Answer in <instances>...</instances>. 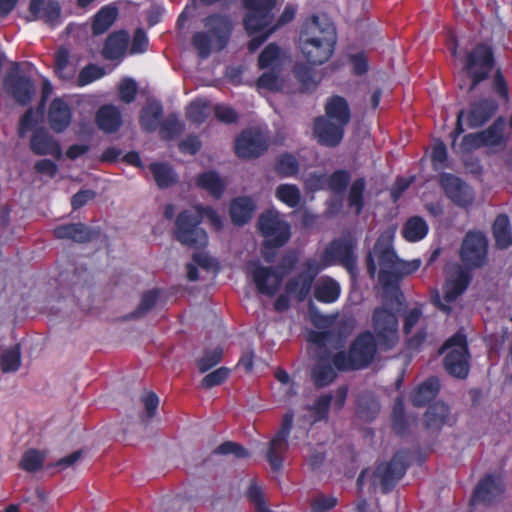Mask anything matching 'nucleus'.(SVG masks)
<instances>
[{
  "label": "nucleus",
  "mask_w": 512,
  "mask_h": 512,
  "mask_svg": "<svg viewBox=\"0 0 512 512\" xmlns=\"http://www.w3.org/2000/svg\"><path fill=\"white\" fill-rule=\"evenodd\" d=\"M309 318L319 331H310L308 340L315 346V355L319 358L313 369V377L318 387H324L336 377L329 357L330 349H339L345 338L352 332L355 321L348 316H325L319 313L311 298L308 301Z\"/></svg>",
  "instance_id": "f257e3e1"
},
{
  "label": "nucleus",
  "mask_w": 512,
  "mask_h": 512,
  "mask_svg": "<svg viewBox=\"0 0 512 512\" xmlns=\"http://www.w3.org/2000/svg\"><path fill=\"white\" fill-rule=\"evenodd\" d=\"M356 243L350 237H340L331 241L323 251L320 262L315 259L306 260L290 279V298L301 302L309 297L313 282L321 267L333 264L344 266L352 277L357 271V256L354 252Z\"/></svg>",
  "instance_id": "f03ea898"
},
{
  "label": "nucleus",
  "mask_w": 512,
  "mask_h": 512,
  "mask_svg": "<svg viewBox=\"0 0 512 512\" xmlns=\"http://www.w3.org/2000/svg\"><path fill=\"white\" fill-rule=\"evenodd\" d=\"M488 239L480 231H469L463 238L460 248V259L465 268L460 265L453 267V273L448 276L443 287L444 300L447 303L455 301L468 287L471 275L467 270L479 269L487 263Z\"/></svg>",
  "instance_id": "7ed1b4c3"
},
{
  "label": "nucleus",
  "mask_w": 512,
  "mask_h": 512,
  "mask_svg": "<svg viewBox=\"0 0 512 512\" xmlns=\"http://www.w3.org/2000/svg\"><path fill=\"white\" fill-rule=\"evenodd\" d=\"M202 22L207 31L195 32L192 36V45L197 50L199 57L206 59L212 52L213 39L218 51L227 47L233 23L228 15L221 13H212Z\"/></svg>",
  "instance_id": "20e7f679"
},
{
  "label": "nucleus",
  "mask_w": 512,
  "mask_h": 512,
  "mask_svg": "<svg viewBox=\"0 0 512 512\" xmlns=\"http://www.w3.org/2000/svg\"><path fill=\"white\" fill-rule=\"evenodd\" d=\"M408 453L398 451L388 462L379 463L374 469L366 468L362 470L357 479V489L362 491L365 479L370 481V489L375 492L380 487L382 493L386 494L392 491L398 481L404 476L408 466Z\"/></svg>",
  "instance_id": "39448f33"
},
{
  "label": "nucleus",
  "mask_w": 512,
  "mask_h": 512,
  "mask_svg": "<svg viewBox=\"0 0 512 512\" xmlns=\"http://www.w3.org/2000/svg\"><path fill=\"white\" fill-rule=\"evenodd\" d=\"M377 341L370 331H365L353 341L348 353L337 352L332 358L333 365L339 370H358L367 367L374 359Z\"/></svg>",
  "instance_id": "423d86ee"
},
{
  "label": "nucleus",
  "mask_w": 512,
  "mask_h": 512,
  "mask_svg": "<svg viewBox=\"0 0 512 512\" xmlns=\"http://www.w3.org/2000/svg\"><path fill=\"white\" fill-rule=\"evenodd\" d=\"M174 238L183 246L204 250L208 245V234L201 227V214L194 208L181 211L175 220Z\"/></svg>",
  "instance_id": "0eeeda50"
},
{
  "label": "nucleus",
  "mask_w": 512,
  "mask_h": 512,
  "mask_svg": "<svg viewBox=\"0 0 512 512\" xmlns=\"http://www.w3.org/2000/svg\"><path fill=\"white\" fill-rule=\"evenodd\" d=\"M259 233L265 237L262 246V255L267 262H272L275 250L288 241V225L282 227L278 212L267 210L257 221Z\"/></svg>",
  "instance_id": "6e6552de"
},
{
  "label": "nucleus",
  "mask_w": 512,
  "mask_h": 512,
  "mask_svg": "<svg viewBox=\"0 0 512 512\" xmlns=\"http://www.w3.org/2000/svg\"><path fill=\"white\" fill-rule=\"evenodd\" d=\"M444 352H447L443 360L446 371L455 378L465 379L470 369L466 336L458 331L443 344L440 353Z\"/></svg>",
  "instance_id": "1a4fd4ad"
},
{
  "label": "nucleus",
  "mask_w": 512,
  "mask_h": 512,
  "mask_svg": "<svg viewBox=\"0 0 512 512\" xmlns=\"http://www.w3.org/2000/svg\"><path fill=\"white\" fill-rule=\"evenodd\" d=\"M373 335L380 350L393 349L399 341L398 319L384 307H377L372 315Z\"/></svg>",
  "instance_id": "9d476101"
},
{
  "label": "nucleus",
  "mask_w": 512,
  "mask_h": 512,
  "mask_svg": "<svg viewBox=\"0 0 512 512\" xmlns=\"http://www.w3.org/2000/svg\"><path fill=\"white\" fill-rule=\"evenodd\" d=\"M391 236L382 234L376 241L373 251L378 256L379 281L383 286H392L399 277L400 265L402 260L398 258L392 248Z\"/></svg>",
  "instance_id": "9b49d317"
},
{
  "label": "nucleus",
  "mask_w": 512,
  "mask_h": 512,
  "mask_svg": "<svg viewBox=\"0 0 512 512\" xmlns=\"http://www.w3.org/2000/svg\"><path fill=\"white\" fill-rule=\"evenodd\" d=\"M277 0H243L246 9L244 27L252 35L273 24Z\"/></svg>",
  "instance_id": "f8f14e48"
},
{
  "label": "nucleus",
  "mask_w": 512,
  "mask_h": 512,
  "mask_svg": "<svg viewBox=\"0 0 512 512\" xmlns=\"http://www.w3.org/2000/svg\"><path fill=\"white\" fill-rule=\"evenodd\" d=\"M3 84L5 90L16 103L26 106L31 103L35 95V86L30 77L21 72L20 63L12 62L6 72Z\"/></svg>",
  "instance_id": "ddd939ff"
},
{
  "label": "nucleus",
  "mask_w": 512,
  "mask_h": 512,
  "mask_svg": "<svg viewBox=\"0 0 512 512\" xmlns=\"http://www.w3.org/2000/svg\"><path fill=\"white\" fill-rule=\"evenodd\" d=\"M268 149L265 135L256 128L243 130L235 140V153L243 159L261 156Z\"/></svg>",
  "instance_id": "4468645a"
},
{
  "label": "nucleus",
  "mask_w": 512,
  "mask_h": 512,
  "mask_svg": "<svg viewBox=\"0 0 512 512\" xmlns=\"http://www.w3.org/2000/svg\"><path fill=\"white\" fill-rule=\"evenodd\" d=\"M300 38L327 41L336 44L337 32L334 23L325 15H314L301 27Z\"/></svg>",
  "instance_id": "2eb2a0df"
},
{
  "label": "nucleus",
  "mask_w": 512,
  "mask_h": 512,
  "mask_svg": "<svg viewBox=\"0 0 512 512\" xmlns=\"http://www.w3.org/2000/svg\"><path fill=\"white\" fill-rule=\"evenodd\" d=\"M288 448V412L282 416V422L279 431L269 442L266 452V460L274 473L281 472L285 453Z\"/></svg>",
  "instance_id": "dca6fc26"
},
{
  "label": "nucleus",
  "mask_w": 512,
  "mask_h": 512,
  "mask_svg": "<svg viewBox=\"0 0 512 512\" xmlns=\"http://www.w3.org/2000/svg\"><path fill=\"white\" fill-rule=\"evenodd\" d=\"M27 22L42 20L45 24L54 27L60 22L62 8L57 0H30Z\"/></svg>",
  "instance_id": "f3484780"
},
{
  "label": "nucleus",
  "mask_w": 512,
  "mask_h": 512,
  "mask_svg": "<svg viewBox=\"0 0 512 512\" xmlns=\"http://www.w3.org/2000/svg\"><path fill=\"white\" fill-rule=\"evenodd\" d=\"M494 63L491 47L484 43H479L467 53L463 71L474 74L484 73L485 77H489Z\"/></svg>",
  "instance_id": "a211bd4d"
},
{
  "label": "nucleus",
  "mask_w": 512,
  "mask_h": 512,
  "mask_svg": "<svg viewBox=\"0 0 512 512\" xmlns=\"http://www.w3.org/2000/svg\"><path fill=\"white\" fill-rule=\"evenodd\" d=\"M440 185L446 196L457 206L466 207L472 203V189L459 177L445 173L440 177Z\"/></svg>",
  "instance_id": "6ab92c4d"
},
{
  "label": "nucleus",
  "mask_w": 512,
  "mask_h": 512,
  "mask_svg": "<svg viewBox=\"0 0 512 512\" xmlns=\"http://www.w3.org/2000/svg\"><path fill=\"white\" fill-rule=\"evenodd\" d=\"M296 45L310 64L321 65L331 58L336 44L298 37Z\"/></svg>",
  "instance_id": "aec40b11"
},
{
  "label": "nucleus",
  "mask_w": 512,
  "mask_h": 512,
  "mask_svg": "<svg viewBox=\"0 0 512 512\" xmlns=\"http://www.w3.org/2000/svg\"><path fill=\"white\" fill-rule=\"evenodd\" d=\"M344 128L345 126L324 116H318L314 120V135L318 143L326 147L333 148L341 143Z\"/></svg>",
  "instance_id": "412c9836"
},
{
  "label": "nucleus",
  "mask_w": 512,
  "mask_h": 512,
  "mask_svg": "<svg viewBox=\"0 0 512 512\" xmlns=\"http://www.w3.org/2000/svg\"><path fill=\"white\" fill-rule=\"evenodd\" d=\"M347 393V387L341 386L334 393L322 394L315 400L311 407V416L315 421L326 420L330 406H332L335 411H339L343 408Z\"/></svg>",
  "instance_id": "4be33fe9"
},
{
  "label": "nucleus",
  "mask_w": 512,
  "mask_h": 512,
  "mask_svg": "<svg viewBox=\"0 0 512 512\" xmlns=\"http://www.w3.org/2000/svg\"><path fill=\"white\" fill-rule=\"evenodd\" d=\"M252 279L260 294L273 297L279 291L282 276L272 267L256 266L252 272Z\"/></svg>",
  "instance_id": "5701e85b"
},
{
  "label": "nucleus",
  "mask_w": 512,
  "mask_h": 512,
  "mask_svg": "<svg viewBox=\"0 0 512 512\" xmlns=\"http://www.w3.org/2000/svg\"><path fill=\"white\" fill-rule=\"evenodd\" d=\"M53 235L59 240H71L75 243L85 244L91 242L98 232L82 222L67 223L56 226Z\"/></svg>",
  "instance_id": "b1692460"
},
{
  "label": "nucleus",
  "mask_w": 512,
  "mask_h": 512,
  "mask_svg": "<svg viewBox=\"0 0 512 512\" xmlns=\"http://www.w3.org/2000/svg\"><path fill=\"white\" fill-rule=\"evenodd\" d=\"M498 103L492 98H481L470 103L467 123L471 129L484 126L497 112Z\"/></svg>",
  "instance_id": "393cba45"
},
{
  "label": "nucleus",
  "mask_w": 512,
  "mask_h": 512,
  "mask_svg": "<svg viewBox=\"0 0 512 512\" xmlns=\"http://www.w3.org/2000/svg\"><path fill=\"white\" fill-rule=\"evenodd\" d=\"M47 118L50 128L55 133H62L71 124L72 109L66 100L56 97L49 105Z\"/></svg>",
  "instance_id": "a878e982"
},
{
  "label": "nucleus",
  "mask_w": 512,
  "mask_h": 512,
  "mask_svg": "<svg viewBox=\"0 0 512 512\" xmlns=\"http://www.w3.org/2000/svg\"><path fill=\"white\" fill-rule=\"evenodd\" d=\"M129 42V33L124 29L110 33L103 44L102 57L109 61H121L128 50Z\"/></svg>",
  "instance_id": "bb28decb"
},
{
  "label": "nucleus",
  "mask_w": 512,
  "mask_h": 512,
  "mask_svg": "<svg viewBox=\"0 0 512 512\" xmlns=\"http://www.w3.org/2000/svg\"><path fill=\"white\" fill-rule=\"evenodd\" d=\"M504 489V484L500 478L488 475L476 486L471 501L491 504L503 494Z\"/></svg>",
  "instance_id": "cd10ccee"
},
{
  "label": "nucleus",
  "mask_w": 512,
  "mask_h": 512,
  "mask_svg": "<svg viewBox=\"0 0 512 512\" xmlns=\"http://www.w3.org/2000/svg\"><path fill=\"white\" fill-rule=\"evenodd\" d=\"M30 149L36 155H52L59 159L62 156V149L44 128L36 129L30 139Z\"/></svg>",
  "instance_id": "c85d7f7f"
},
{
  "label": "nucleus",
  "mask_w": 512,
  "mask_h": 512,
  "mask_svg": "<svg viewBox=\"0 0 512 512\" xmlns=\"http://www.w3.org/2000/svg\"><path fill=\"white\" fill-rule=\"evenodd\" d=\"M453 417L449 413L448 406L443 402H436L429 406L424 414V427L431 432H438L443 425H452Z\"/></svg>",
  "instance_id": "c756f323"
},
{
  "label": "nucleus",
  "mask_w": 512,
  "mask_h": 512,
  "mask_svg": "<svg viewBox=\"0 0 512 512\" xmlns=\"http://www.w3.org/2000/svg\"><path fill=\"white\" fill-rule=\"evenodd\" d=\"M95 122L100 130L107 134H112L117 132L122 126V114L116 106L106 104L97 110Z\"/></svg>",
  "instance_id": "7c9ffc66"
},
{
  "label": "nucleus",
  "mask_w": 512,
  "mask_h": 512,
  "mask_svg": "<svg viewBox=\"0 0 512 512\" xmlns=\"http://www.w3.org/2000/svg\"><path fill=\"white\" fill-rule=\"evenodd\" d=\"M324 117L329 118L343 126L351 120V110L347 100L339 95H333L326 101Z\"/></svg>",
  "instance_id": "2f4dec72"
},
{
  "label": "nucleus",
  "mask_w": 512,
  "mask_h": 512,
  "mask_svg": "<svg viewBox=\"0 0 512 512\" xmlns=\"http://www.w3.org/2000/svg\"><path fill=\"white\" fill-rule=\"evenodd\" d=\"M293 74L300 86L301 93H312L322 80V74L304 63H296Z\"/></svg>",
  "instance_id": "473e14b6"
},
{
  "label": "nucleus",
  "mask_w": 512,
  "mask_h": 512,
  "mask_svg": "<svg viewBox=\"0 0 512 512\" xmlns=\"http://www.w3.org/2000/svg\"><path fill=\"white\" fill-rule=\"evenodd\" d=\"M255 210L254 201L248 196L232 200L230 204L231 221L236 226H243L250 221Z\"/></svg>",
  "instance_id": "72a5a7b5"
},
{
  "label": "nucleus",
  "mask_w": 512,
  "mask_h": 512,
  "mask_svg": "<svg viewBox=\"0 0 512 512\" xmlns=\"http://www.w3.org/2000/svg\"><path fill=\"white\" fill-rule=\"evenodd\" d=\"M163 105L159 101L148 102L141 110L139 123L143 131L152 133L159 127L163 117Z\"/></svg>",
  "instance_id": "f704fd0d"
},
{
  "label": "nucleus",
  "mask_w": 512,
  "mask_h": 512,
  "mask_svg": "<svg viewBox=\"0 0 512 512\" xmlns=\"http://www.w3.org/2000/svg\"><path fill=\"white\" fill-rule=\"evenodd\" d=\"M118 14L119 10L115 5L108 4L100 8L93 18L91 26L93 35L98 36L107 32L117 20Z\"/></svg>",
  "instance_id": "c9c22d12"
},
{
  "label": "nucleus",
  "mask_w": 512,
  "mask_h": 512,
  "mask_svg": "<svg viewBox=\"0 0 512 512\" xmlns=\"http://www.w3.org/2000/svg\"><path fill=\"white\" fill-rule=\"evenodd\" d=\"M492 232L497 249L504 250L512 245V230L507 215L500 214L496 217Z\"/></svg>",
  "instance_id": "e433bc0d"
},
{
  "label": "nucleus",
  "mask_w": 512,
  "mask_h": 512,
  "mask_svg": "<svg viewBox=\"0 0 512 512\" xmlns=\"http://www.w3.org/2000/svg\"><path fill=\"white\" fill-rule=\"evenodd\" d=\"M440 389L439 380L431 377L417 387L411 395L412 404L415 407H423L433 400Z\"/></svg>",
  "instance_id": "4c0bfd02"
},
{
  "label": "nucleus",
  "mask_w": 512,
  "mask_h": 512,
  "mask_svg": "<svg viewBox=\"0 0 512 512\" xmlns=\"http://www.w3.org/2000/svg\"><path fill=\"white\" fill-rule=\"evenodd\" d=\"M150 172L160 189H166L176 184L178 181L174 169L168 164L163 162H153L149 165Z\"/></svg>",
  "instance_id": "58836bf2"
},
{
  "label": "nucleus",
  "mask_w": 512,
  "mask_h": 512,
  "mask_svg": "<svg viewBox=\"0 0 512 512\" xmlns=\"http://www.w3.org/2000/svg\"><path fill=\"white\" fill-rule=\"evenodd\" d=\"M379 411L380 404L371 393L365 392L358 396L356 405L358 418L370 422L376 418Z\"/></svg>",
  "instance_id": "ea45409f"
},
{
  "label": "nucleus",
  "mask_w": 512,
  "mask_h": 512,
  "mask_svg": "<svg viewBox=\"0 0 512 512\" xmlns=\"http://www.w3.org/2000/svg\"><path fill=\"white\" fill-rule=\"evenodd\" d=\"M196 185L209 192L215 198H220L226 187L216 171L200 173L196 178Z\"/></svg>",
  "instance_id": "a19ab883"
},
{
  "label": "nucleus",
  "mask_w": 512,
  "mask_h": 512,
  "mask_svg": "<svg viewBox=\"0 0 512 512\" xmlns=\"http://www.w3.org/2000/svg\"><path fill=\"white\" fill-rule=\"evenodd\" d=\"M340 294L339 284L330 277L320 278L314 288V296L317 300L331 303L334 302Z\"/></svg>",
  "instance_id": "79ce46f5"
},
{
  "label": "nucleus",
  "mask_w": 512,
  "mask_h": 512,
  "mask_svg": "<svg viewBox=\"0 0 512 512\" xmlns=\"http://www.w3.org/2000/svg\"><path fill=\"white\" fill-rule=\"evenodd\" d=\"M506 120L503 116L497 117L494 122L485 130L480 131L485 146H500L506 143L504 130Z\"/></svg>",
  "instance_id": "37998d69"
},
{
  "label": "nucleus",
  "mask_w": 512,
  "mask_h": 512,
  "mask_svg": "<svg viewBox=\"0 0 512 512\" xmlns=\"http://www.w3.org/2000/svg\"><path fill=\"white\" fill-rule=\"evenodd\" d=\"M366 190L365 177L356 178L349 187L347 195L348 206L354 210L356 215H360L364 206V194Z\"/></svg>",
  "instance_id": "c03bdc74"
},
{
  "label": "nucleus",
  "mask_w": 512,
  "mask_h": 512,
  "mask_svg": "<svg viewBox=\"0 0 512 512\" xmlns=\"http://www.w3.org/2000/svg\"><path fill=\"white\" fill-rule=\"evenodd\" d=\"M211 103L206 99H195L186 108V118L194 124L201 125L211 114Z\"/></svg>",
  "instance_id": "a18cd8bd"
},
{
  "label": "nucleus",
  "mask_w": 512,
  "mask_h": 512,
  "mask_svg": "<svg viewBox=\"0 0 512 512\" xmlns=\"http://www.w3.org/2000/svg\"><path fill=\"white\" fill-rule=\"evenodd\" d=\"M69 51L61 47L54 55V72L55 75L63 81H71L75 76V69L69 68Z\"/></svg>",
  "instance_id": "49530a36"
},
{
  "label": "nucleus",
  "mask_w": 512,
  "mask_h": 512,
  "mask_svg": "<svg viewBox=\"0 0 512 512\" xmlns=\"http://www.w3.org/2000/svg\"><path fill=\"white\" fill-rule=\"evenodd\" d=\"M326 180L327 189L332 191L335 195L344 196L351 181V174L347 170L339 169L334 171L330 176H326Z\"/></svg>",
  "instance_id": "de8ad7c7"
},
{
  "label": "nucleus",
  "mask_w": 512,
  "mask_h": 512,
  "mask_svg": "<svg viewBox=\"0 0 512 512\" xmlns=\"http://www.w3.org/2000/svg\"><path fill=\"white\" fill-rule=\"evenodd\" d=\"M21 365L20 344L5 350L0 356V368L4 373L15 372Z\"/></svg>",
  "instance_id": "09e8293b"
},
{
  "label": "nucleus",
  "mask_w": 512,
  "mask_h": 512,
  "mask_svg": "<svg viewBox=\"0 0 512 512\" xmlns=\"http://www.w3.org/2000/svg\"><path fill=\"white\" fill-rule=\"evenodd\" d=\"M426 222L420 217L410 218L404 226L403 236L409 241H417L427 234Z\"/></svg>",
  "instance_id": "8fccbe9b"
},
{
  "label": "nucleus",
  "mask_w": 512,
  "mask_h": 512,
  "mask_svg": "<svg viewBox=\"0 0 512 512\" xmlns=\"http://www.w3.org/2000/svg\"><path fill=\"white\" fill-rule=\"evenodd\" d=\"M105 74L106 71L103 67L97 64L89 63L80 70L77 78V86H87L94 81L101 79L105 76Z\"/></svg>",
  "instance_id": "3c124183"
},
{
  "label": "nucleus",
  "mask_w": 512,
  "mask_h": 512,
  "mask_svg": "<svg viewBox=\"0 0 512 512\" xmlns=\"http://www.w3.org/2000/svg\"><path fill=\"white\" fill-rule=\"evenodd\" d=\"M45 455L36 449L27 450L20 461V467L27 472H36L42 469Z\"/></svg>",
  "instance_id": "603ef678"
},
{
  "label": "nucleus",
  "mask_w": 512,
  "mask_h": 512,
  "mask_svg": "<svg viewBox=\"0 0 512 512\" xmlns=\"http://www.w3.org/2000/svg\"><path fill=\"white\" fill-rule=\"evenodd\" d=\"M159 134L163 140H172L181 132V125L176 114L168 115L159 124Z\"/></svg>",
  "instance_id": "864d4df0"
},
{
  "label": "nucleus",
  "mask_w": 512,
  "mask_h": 512,
  "mask_svg": "<svg viewBox=\"0 0 512 512\" xmlns=\"http://www.w3.org/2000/svg\"><path fill=\"white\" fill-rule=\"evenodd\" d=\"M257 86L269 91H278L282 87V82L279 77V70L273 66L271 70L264 72L257 79Z\"/></svg>",
  "instance_id": "5fc2aeb1"
},
{
  "label": "nucleus",
  "mask_w": 512,
  "mask_h": 512,
  "mask_svg": "<svg viewBox=\"0 0 512 512\" xmlns=\"http://www.w3.org/2000/svg\"><path fill=\"white\" fill-rule=\"evenodd\" d=\"M223 351L217 347L213 350H206L203 356L197 361L198 369L205 373L216 366L222 360Z\"/></svg>",
  "instance_id": "6e6d98bb"
},
{
  "label": "nucleus",
  "mask_w": 512,
  "mask_h": 512,
  "mask_svg": "<svg viewBox=\"0 0 512 512\" xmlns=\"http://www.w3.org/2000/svg\"><path fill=\"white\" fill-rule=\"evenodd\" d=\"M215 454L229 455L232 454L237 459H244L250 456L249 451L241 444L233 441H225L221 443L215 450Z\"/></svg>",
  "instance_id": "4d7b16f0"
},
{
  "label": "nucleus",
  "mask_w": 512,
  "mask_h": 512,
  "mask_svg": "<svg viewBox=\"0 0 512 512\" xmlns=\"http://www.w3.org/2000/svg\"><path fill=\"white\" fill-rule=\"evenodd\" d=\"M230 369L227 367H220L210 373H208L201 380V387L204 389H210L215 386H219L224 383L230 375Z\"/></svg>",
  "instance_id": "13d9d810"
},
{
  "label": "nucleus",
  "mask_w": 512,
  "mask_h": 512,
  "mask_svg": "<svg viewBox=\"0 0 512 512\" xmlns=\"http://www.w3.org/2000/svg\"><path fill=\"white\" fill-rule=\"evenodd\" d=\"M158 298L159 291L157 289L144 292L141 296V300L137 309L133 312V315L135 317H139L149 312L155 306Z\"/></svg>",
  "instance_id": "bf43d9fd"
},
{
  "label": "nucleus",
  "mask_w": 512,
  "mask_h": 512,
  "mask_svg": "<svg viewBox=\"0 0 512 512\" xmlns=\"http://www.w3.org/2000/svg\"><path fill=\"white\" fill-rule=\"evenodd\" d=\"M279 47L275 43H269L258 57V66L260 69H266L273 65L279 57Z\"/></svg>",
  "instance_id": "052dcab7"
},
{
  "label": "nucleus",
  "mask_w": 512,
  "mask_h": 512,
  "mask_svg": "<svg viewBox=\"0 0 512 512\" xmlns=\"http://www.w3.org/2000/svg\"><path fill=\"white\" fill-rule=\"evenodd\" d=\"M148 44V37L144 29L137 28L133 33L131 45L128 47L129 54L136 55L146 52Z\"/></svg>",
  "instance_id": "680f3d73"
},
{
  "label": "nucleus",
  "mask_w": 512,
  "mask_h": 512,
  "mask_svg": "<svg viewBox=\"0 0 512 512\" xmlns=\"http://www.w3.org/2000/svg\"><path fill=\"white\" fill-rule=\"evenodd\" d=\"M214 114L217 120L228 125L236 123L239 119L238 112L233 107L224 104H217L214 107Z\"/></svg>",
  "instance_id": "e2e57ef3"
},
{
  "label": "nucleus",
  "mask_w": 512,
  "mask_h": 512,
  "mask_svg": "<svg viewBox=\"0 0 512 512\" xmlns=\"http://www.w3.org/2000/svg\"><path fill=\"white\" fill-rule=\"evenodd\" d=\"M137 95V84L135 80L131 78L124 79L119 85V97L120 99L129 104L133 102Z\"/></svg>",
  "instance_id": "0e129e2a"
},
{
  "label": "nucleus",
  "mask_w": 512,
  "mask_h": 512,
  "mask_svg": "<svg viewBox=\"0 0 512 512\" xmlns=\"http://www.w3.org/2000/svg\"><path fill=\"white\" fill-rule=\"evenodd\" d=\"M194 209L197 214H201V221L207 218L215 229L219 230L223 227L220 215L211 206L196 205Z\"/></svg>",
  "instance_id": "69168bd1"
},
{
  "label": "nucleus",
  "mask_w": 512,
  "mask_h": 512,
  "mask_svg": "<svg viewBox=\"0 0 512 512\" xmlns=\"http://www.w3.org/2000/svg\"><path fill=\"white\" fill-rule=\"evenodd\" d=\"M274 29L275 28L272 27V25H270L269 27H266L263 30H260L252 35H249L251 37L250 41L247 44L249 52H256L264 44L268 37L273 33Z\"/></svg>",
  "instance_id": "338daca9"
},
{
  "label": "nucleus",
  "mask_w": 512,
  "mask_h": 512,
  "mask_svg": "<svg viewBox=\"0 0 512 512\" xmlns=\"http://www.w3.org/2000/svg\"><path fill=\"white\" fill-rule=\"evenodd\" d=\"M202 143L197 135H188L180 141L178 147L183 154L196 155L201 149Z\"/></svg>",
  "instance_id": "774afa93"
}]
</instances>
